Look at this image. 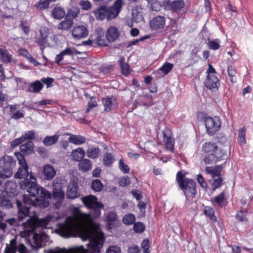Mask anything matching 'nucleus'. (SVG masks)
<instances>
[{
  "label": "nucleus",
  "mask_w": 253,
  "mask_h": 253,
  "mask_svg": "<svg viewBox=\"0 0 253 253\" xmlns=\"http://www.w3.org/2000/svg\"><path fill=\"white\" fill-rule=\"evenodd\" d=\"M73 24V19L67 18L62 21L58 25L57 28L61 30H68L71 28Z\"/></svg>",
  "instance_id": "obj_28"
},
{
  "label": "nucleus",
  "mask_w": 253,
  "mask_h": 253,
  "mask_svg": "<svg viewBox=\"0 0 253 253\" xmlns=\"http://www.w3.org/2000/svg\"><path fill=\"white\" fill-rule=\"evenodd\" d=\"M59 135L57 134L53 135V136H46L42 142L45 146H49L55 144L58 141Z\"/></svg>",
  "instance_id": "obj_32"
},
{
  "label": "nucleus",
  "mask_w": 253,
  "mask_h": 253,
  "mask_svg": "<svg viewBox=\"0 0 253 253\" xmlns=\"http://www.w3.org/2000/svg\"><path fill=\"white\" fill-rule=\"evenodd\" d=\"M80 12L79 8L77 7H72L67 11L66 17L70 19H74L77 17Z\"/></svg>",
  "instance_id": "obj_38"
},
{
  "label": "nucleus",
  "mask_w": 253,
  "mask_h": 253,
  "mask_svg": "<svg viewBox=\"0 0 253 253\" xmlns=\"http://www.w3.org/2000/svg\"><path fill=\"white\" fill-rule=\"evenodd\" d=\"M95 97L94 96L90 97V100L88 103V106L86 109V113H88L92 108L97 106Z\"/></svg>",
  "instance_id": "obj_51"
},
{
  "label": "nucleus",
  "mask_w": 253,
  "mask_h": 253,
  "mask_svg": "<svg viewBox=\"0 0 253 253\" xmlns=\"http://www.w3.org/2000/svg\"><path fill=\"white\" fill-rule=\"evenodd\" d=\"M91 187L95 192H100L103 190L104 186L100 180L96 179L92 181Z\"/></svg>",
  "instance_id": "obj_41"
},
{
  "label": "nucleus",
  "mask_w": 253,
  "mask_h": 253,
  "mask_svg": "<svg viewBox=\"0 0 253 253\" xmlns=\"http://www.w3.org/2000/svg\"><path fill=\"white\" fill-rule=\"evenodd\" d=\"M238 142L240 145H243L246 144L247 141L246 139L247 129L245 126L238 130Z\"/></svg>",
  "instance_id": "obj_29"
},
{
  "label": "nucleus",
  "mask_w": 253,
  "mask_h": 253,
  "mask_svg": "<svg viewBox=\"0 0 253 253\" xmlns=\"http://www.w3.org/2000/svg\"><path fill=\"white\" fill-rule=\"evenodd\" d=\"M52 194L53 198L55 200H63L65 196L64 192L63 190L59 191H52Z\"/></svg>",
  "instance_id": "obj_57"
},
{
  "label": "nucleus",
  "mask_w": 253,
  "mask_h": 253,
  "mask_svg": "<svg viewBox=\"0 0 253 253\" xmlns=\"http://www.w3.org/2000/svg\"><path fill=\"white\" fill-rule=\"evenodd\" d=\"M88 31L87 28L84 25H78L73 27L72 30L73 38L79 40L84 39L88 36Z\"/></svg>",
  "instance_id": "obj_14"
},
{
  "label": "nucleus",
  "mask_w": 253,
  "mask_h": 253,
  "mask_svg": "<svg viewBox=\"0 0 253 253\" xmlns=\"http://www.w3.org/2000/svg\"><path fill=\"white\" fill-rule=\"evenodd\" d=\"M43 87V84L40 81L37 80L29 85L28 90L32 93H39L42 89Z\"/></svg>",
  "instance_id": "obj_25"
},
{
  "label": "nucleus",
  "mask_w": 253,
  "mask_h": 253,
  "mask_svg": "<svg viewBox=\"0 0 253 253\" xmlns=\"http://www.w3.org/2000/svg\"><path fill=\"white\" fill-rule=\"evenodd\" d=\"M204 213L213 222L217 221V218L215 216L214 211L212 208L209 206L205 207Z\"/></svg>",
  "instance_id": "obj_35"
},
{
  "label": "nucleus",
  "mask_w": 253,
  "mask_h": 253,
  "mask_svg": "<svg viewBox=\"0 0 253 253\" xmlns=\"http://www.w3.org/2000/svg\"><path fill=\"white\" fill-rule=\"evenodd\" d=\"M21 136L24 142L26 140H29L31 141V140H33L35 139L36 133L34 130H29L26 131Z\"/></svg>",
  "instance_id": "obj_44"
},
{
  "label": "nucleus",
  "mask_w": 253,
  "mask_h": 253,
  "mask_svg": "<svg viewBox=\"0 0 253 253\" xmlns=\"http://www.w3.org/2000/svg\"><path fill=\"white\" fill-rule=\"evenodd\" d=\"M171 135V132L169 129H166L163 131V142L166 149L171 152H173L175 143Z\"/></svg>",
  "instance_id": "obj_15"
},
{
  "label": "nucleus",
  "mask_w": 253,
  "mask_h": 253,
  "mask_svg": "<svg viewBox=\"0 0 253 253\" xmlns=\"http://www.w3.org/2000/svg\"><path fill=\"white\" fill-rule=\"evenodd\" d=\"M21 159L18 158V160L19 161V164L20 165V167L18 169V171L15 173V177L16 178L22 179L24 178L26 179L28 177L29 175L28 169V166L23 157V156L21 155Z\"/></svg>",
  "instance_id": "obj_12"
},
{
  "label": "nucleus",
  "mask_w": 253,
  "mask_h": 253,
  "mask_svg": "<svg viewBox=\"0 0 253 253\" xmlns=\"http://www.w3.org/2000/svg\"><path fill=\"white\" fill-rule=\"evenodd\" d=\"M85 156V152L82 148L79 147L75 150H73L72 152V156L73 159L77 162H80Z\"/></svg>",
  "instance_id": "obj_27"
},
{
  "label": "nucleus",
  "mask_w": 253,
  "mask_h": 253,
  "mask_svg": "<svg viewBox=\"0 0 253 253\" xmlns=\"http://www.w3.org/2000/svg\"><path fill=\"white\" fill-rule=\"evenodd\" d=\"M235 217L236 219L240 221H247L248 219L246 217L245 214L243 211H238L237 212Z\"/></svg>",
  "instance_id": "obj_60"
},
{
  "label": "nucleus",
  "mask_w": 253,
  "mask_h": 253,
  "mask_svg": "<svg viewBox=\"0 0 253 253\" xmlns=\"http://www.w3.org/2000/svg\"><path fill=\"white\" fill-rule=\"evenodd\" d=\"M50 218L49 216H46L43 218H39L38 217H31L27 220L26 222L22 223L25 228L29 227V230H34L35 228L38 227H45L50 221Z\"/></svg>",
  "instance_id": "obj_10"
},
{
  "label": "nucleus",
  "mask_w": 253,
  "mask_h": 253,
  "mask_svg": "<svg viewBox=\"0 0 253 253\" xmlns=\"http://www.w3.org/2000/svg\"><path fill=\"white\" fill-rule=\"evenodd\" d=\"M41 82L46 84V87L48 88L52 85V84L54 82V79L50 77L42 78L41 79Z\"/></svg>",
  "instance_id": "obj_62"
},
{
  "label": "nucleus",
  "mask_w": 253,
  "mask_h": 253,
  "mask_svg": "<svg viewBox=\"0 0 253 253\" xmlns=\"http://www.w3.org/2000/svg\"><path fill=\"white\" fill-rule=\"evenodd\" d=\"M123 4V0H116L111 6L104 4L97 7L93 10V14L97 20L110 21L119 15Z\"/></svg>",
  "instance_id": "obj_3"
},
{
  "label": "nucleus",
  "mask_w": 253,
  "mask_h": 253,
  "mask_svg": "<svg viewBox=\"0 0 253 253\" xmlns=\"http://www.w3.org/2000/svg\"><path fill=\"white\" fill-rule=\"evenodd\" d=\"M202 150L205 154L203 161L206 164L215 163L225 159L226 152L218 148L216 143L213 142L204 143Z\"/></svg>",
  "instance_id": "obj_4"
},
{
  "label": "nucleus",
  "mask_w": 253,
  "mask_h": 253,
  "mask_svg": "<svg viewBox=\"0 0 253 253\" xmlns=\"http://www.w3.org/2000/svg\"><path fill=\"white\" fill-rule=\"evenodd\" d=\"M117 219V214L115 212H109L106 217L107 222L109 226L113 224Z\"/></svg>",
  "instance_id": "obj_52"
},
{
  "label": "nucleus",
  "mask_w": 253,
  "mask_h": 253,
  "mask_svg": "<svg viewBox=\"0 0 253 253\" xmlns=\"http://www.w3.org/2000/svg\"><path fill=\"white\" fill-rule=\"evenodd\" d=\"M16 186L12 181H7L5 184V190L7 193H14L16 191Z\"/></svg>",
  "instance_id": "obj_50"
},
{
  "label": "nucleus",
  "mask_w": 253,
  "mask_h": 253,
  "mask_svg": "<svg viewBox=\"0 0 253 253\" xmlns=\"http://www.w3.org/2000/svg\"><path fill=\"white\" fill-rule=\"evenodd\" d=\"M19 185L21 189L27 190L29 196L35 197L38 195L35 200H32L28 195L24 194L23 201L25 204H30L41 208H45L49 206L48 199L51 198L50 193L37 184L36 178L31 173L29 178L21 181Z\"/></svg>",
  "instance_id": "obj_2"
},
{
  "label": "nucleus",
  "mask_w": 253,
  "mask_h": 253,
  "mask_svg": "<svg viewBox=\"0 0 253 253\" xmlns=\"http://www.w3.org/2000/svg\"><path fill=\"white\" fill-rule=\"evenodd\" d=\"M78 250L75 249L67 250L66 249H60L59 250H52L50 253H77Z\"/></svg>",
  "instance_id": "obj_64"
},
{
  "label": "nucleus",
  "mask_w": 253,
  "mask_h": 253,
  "mask_svg": "<svg viewBox=\"0 0 253 253\" xmlns=\"http://www.w3.org/2000/svg\"><path fill=\"white\" fill-rule=\"evenodd\" d=\"M208 45L210 49L217 50L220 47L219 41L218 39L210 41L208 43Z\"/></svg>",
  "instance_id": "obj_53"
},
{
  "label": "nucleus",
  "mask_w": 253,
  "mask_h": 253,
  "mask_svg": "<svg viewBox=\"0 0 253 253\" xmlns=\"http://www.w3.org/2000/svg\"><path fill=\"white\" fill-rule=\"evenodd\" d=\"M118 29L115 26L109 27L106 33V38L110 42H114L119 37Z\"/></svg>",
  "instance_id": "obj_17"
},
{
  "label": "nucleus",
  "mask_w": 253,
  "mask_h": 253,
  "mask_svg": "<svg viewBox=\"0 0 253 253\" xmlns=\"http://www.w3.org/2000/svg\"><path fill=\"white\" fill-rule=\"evenodd\" d=\"M173 67V65L170 63L166 62L162 67L159 68V70L162 71L164 74L167 75L170 72Z\"/></svg>",
  "instance_id": "obj_47"
},
{
  "label": "nucleus",
  "mask_w": 253,
  "mask_h": 253,
  "mask_svg": "<svg viewBox=\"0 0 253 253\" xmlns=\"http://www.w3.org/2000/svg\"><path fill=\"white\" fill-rule=\"evenodd\" d=\"M102 104L104 107V111L106 112H110L118 107L117 99L113 96H106L103 98Z\"/></svg>",
  "instance_id": "obj_13"
},
{
  "label": "nucleus",
  "mask_w": 253,
  "mask_h": 253,
  "mask_svg": "<svg viewBox=\"0 0 253 253\" xmlns=\"http://www.w3.org/2000/svg\"><path fill=\"white\" fill-rule=\"evenodd\" d=\"M43 174L44 178L50 180L53 178L56 174V171L54 167L50 165H45L43 167Z\"/></svg>",
  "instance_id": "obj_21"
},
{
  "label": "nucleus",
  "mask_w": 253,
  "mask_h": 253,
  "mask_svg": "<svg viewBox=\"0 0 253 253\" xmlns=\"http://www.w3.org/2000/svg\"><path fill=\"white\" fill-rule=\"evenodd\" d=\"M101 155V150L98 147H91L86 151L87 156L92 159L98 158Z\"/></svg>",
  "instance_id": "obj_30"
},
{
  "label": "nucleus",
  "mask_w": 253,
  "mask_h": 253,
  "mask_svg": "<svg viewBox=\"0 0 253 253\" xmlns=\"http://www.w3.org/2000/svg\"><path fill=\"white\" fill-rule=\"evenodd\" d=\"M0 60L4 63H10L12 60L11 55L7 50L0 48Z\"/></svg>",
  "instance_id": "obj_33"
},
{
  "label": "nucleus",
  "mask_w": 253,
  "mask_h": 253,
  "mask_svg": "<svg viewBox=\"0 0 253 253\" xmlns=\"http://www.w3.org/2000/svg\"><path fill=\"white\" fill-rule=\"evenodd\" d=\"M227 72L230 81L232 83H236L237 78L236 75L237 74V70L232 65H228L227 67Z\"/></svg>",
  "instance_id": "obj_36"
},
{
  "label": "nucleus",
  "mask_w": 253,
  "mask_h": 253,
  "mask_svg": "<svg viewBox=\"0 0 253 253\" xmlns=\"http://www.w3.org/2000/svg\"><path fill=\"white\" fill-rule=\"evenodd\" d=\"M52 17L56 19H61L65 16V11L61 7H55L52 10Z\"/></svg>",
  "instance_id": "obj_31"
},
{
  "label": "nucleus",
  "mask_w": 253,
  "mask_h": 253,
  "mask_svg": "<svg viewBox=\"0 0 253 253\" xmlns=\"http://www.w3.org/2000/svg\"><path fill=\"white\" fill-rule=\"evenodd\" d=\"M118 63L121 70V73L125 76H127L130 74L129 66L125 62V58L122 56L118 60Z\"/></svg>",
  "instance_id": "obj_23"
},
{
  "label": "nucleus",
  "mask_w": 253,
  "mask_h": 253,
  "mask_svg": "<svg viewBox=\"0 0 253 253\" xmlns=\"http://www.w3.org/2000/svg\"><path fill=\"white\" fill-rule=\"evenodd\" d=\"M78 250L75 249L67 250L66 249H60L59 250H52L50 253H77Z\"/></svg>",
  "instance_id": "obj_63"
},
{
  "label": "nucleus",
  "mask_w": 253,
  "mask_h": 253,
  "mask_svg": "<svg viewBox=\"0 0 253 253\" xmlns=\"http://www.w3.org/2000/svg\"><path fill=\"white\" fill-rule=\"evenodd\" d=\"M103 36L99 35L95 36L94 39V43L98 45H106L105 40L102 38Z\"/></svg>",
  "instance_id": "obj_56"
},
{
  "label": "nucleus",
  "mask_w": 253,
  "mask_h": 253,
  "mask_svg": "<svg viewBox=\"0 0 253 253\" xmlns=\"http://www.w3.org/2000/svg\"><path fill=\"white\" fill-rule=\"evenodd\" d=\"M212 202L216 203L220 208L226 207L228 203L224 191H222L217 196H215L212 201Z\"/></svg>",
  "instance_id": "obj_19"
},
{
  "label": "nucleus",
  "mask_w": 253,
  "mask_h": 253,
  "mask_svg": "<svg viewBox=\"0 0 253 253\" xmlns=\"http://www.w3.org/2000/svg\"><path fill=\"white\" fill-rule=\"evenodd\" d=\"M79 5L81 8L84 10H88L92 7V4L88 0H82L80 2Z\"/></svg>",
  "instance_id": "obj_59"
},
{
  "label": "nucleus",
  "mask_w": 253,
  "mask_h": 253,
  "mask_svg": "<svg viewBox=\"0 0 253 253\" xmlns=\"http://www.w3.org/2000/svg\"><path fill=\"white\" fill-rule=\"evenodd\" d=\"M206 74V78L204 82V85L211 90H218L220 86V81L217 76L216 71L211 64L208 65Z\"/></svg>",
  "instance_id": "obj_7"
},
{
  "label": "nucleus",
  "mask_w": 253,
  "mask_h": 253,
  "mask_svg": "<svg viewBox=\"0 0 253 253\" xmlns=\"http://www.w3.org/2000/svg\"><path fill=\"white\" fill-rule=\"evenodd\" d=\"M141 248L143 250V253H150V244L148 239H144L141 243Z\"/></svg>",
  "instance_id": "obj_54"
},
{
  "label": "nucleus",
  "mask_w": 253,
  "mask_h": 253,
  "mask_svg": "<svg viewBox=\"0 0 253 253\" xmlns=\"http://www.w3.org/2000/svg\"><path fill=\"white\" fill-rule=\"evenodd\" d=\"M56 0H40L35 4V6L40 9H45L48 7L49 4L51 2Z\"/></svg>",
  "instance_id": "obj_42"
},
{
  "label": "nucleus",
  "mask_w": 253,
  "mask_h": 253,
  "mask_svg": "<svg viewBox=\"0 0 253 253\" xmlns=\"http://www.w3.org/2000/svg\"><path fill=\"white\" fill-rule=\"evenodd\" d=\"M79 162L78 167L80 171L84 172L88 171L91 169L92 162L89 159H84Z\"/></svg>",
  "instance_id": "obj_22"
},
{
  "label": "nucleus",
  "mask_w": 253,
  "mask_h": 253,
  "mask_svg": "<svg viewBox=\"0 0 253 253\" xmlns=\"http://www.w3.org/2000/svg\"><path fill=\"white\" fill-rule=\"evenodd\" d=\"M205 170L207 173L211 174L212 179L221 176V171L219 166H216L215 167H206Z\"/></svg>",
  "instance_id": "obj_24"
},
{
  "label": "nucleus",
  "mask_w": 253,
  "mask_h": 253,
  "mask_svg": "<svg viewBox=\"0 0 253 253\" xmlns=\"http://www.w3.org/2000/svg\"><path fill=\"white\" fill-rule=\"evenodd\" d=\"M0 207L5 209H10L12 207L11 201L4 197H0Z\"/></svg>",
  "instance_id": "obj_49"
},
{
  "label": "nucleus",
  "mask_w": 253,
  "mask_h": 253,
  "mask_svg": "<svg viewBox=\"0 0 253 253\" xmlns=\"http://www.w3.org/2000/svg\"><path fill=\"white\" fill-rule=\"evenodd\" d=\"M16 204L18 208L17 219L19 221H22L27 217L30 216V204H25L23 202L22 203L19 200H16Z\"/></svg>",
  "instance_id": "obj_11"
},
{
  "label": "nucleus",
  "mask_w": 253,
  "mask_h": 253,
  "mask_svg": "<svg viewBox=\"0 0 253 253\" xmlns=\"http://www.w3.org/2000/svg\"><path fill=\"white\" fill-rule=\"evenodd\" d=\"M85 137L80 135H73L68 138V141L75 145H81L86 142Z\"/></svg>",
  "instance_id": "obj_26"
},
{
  "label": "nucleus",
  "mask_w": 253,
  "mask_h": 253,
  "mask_svg": "<svg viewBox=\"0 0 253 253\" xmlns=\"http://www.w3.org/2000/svg\"><path fill=\"white\" fill-rule=\"evenodd\" d=\"M16 164L11 156L5 155L0 161V167L1 169V173L5 177H10L13 173V169Z\"/></svg>",
  "instance_id": "obj_9"
},
{
  "label": "nucleus",
  "mask_w": 253,
  "mask_h": 253,
  "mask_svg": "<svg viewBox=\"0 0 253 253\" xmlns=\"http://www.w3.org/2000/svg\"><path fill=\"white\" fill-rule=\"evenodd\" d=\"M213 182L211 183L212 189L214 191L216 189L220 188L223 184V178L222 177L213 178Z\"/></svg>",
  "instance_id": "obj_46"
},
{
  "label": "nucleus",
  "mask_w": 253,
  "mask_h": 253,
  "mask_svg": "<svg viewBox=\"0 0 253 253\" xmlns=\"http://www.w3.org/2000/svg\"><path fill=\"white\" fill-rule=\"evenodd\" d=\"M34 144L33 142L29 141L20 146V151L22 153L20 154V159H21V155L31 154L34 152Z\"/></svg>",
  "instance_id": "obj_20"
},
{
  "label": "nucleus",
  "mask_w": 253,
  "mask_h": 253,
  "mask_svg": "<svg viewBox=\"0 0 253 253\" xmlns=\"http://www.w3.org/2000/svg\"><path fill=\"white\" fill-rule=\"evenodd\" d=\"M176 181L179 187L182 190L186 198H194L196 194V184L193 179L186 178L185 173L182 170L178 171L176 175Z\"/></svg>",
  "instance_id": "obj_5"
},
{
  "label": "nucleus",
  "mask_w": 253,
  "mask_h": 253,
  "mask_svg": "<svg viewBox=\"0 0 253 253\" xmlns=\"http://www.w3.org/2000/svg\"><path fill=\"white\" fill-rule=\"evenodd\" d=\"M118 167L120 170L124 173H128L129 172L130 169L128 165L125 164L123 159H121L119 161Z\"/></svg>",
  "instance_id": "obj_48"
},
{
  "label": "nucleus",
  "mask_w": 253,
  "mask_h": 253,
  "mask_svg": "<svg viewBox=\"0 0 253 253\" xmlns=\"http://www.w3.org/2000/svg\"><path fill=\"white\" fill-rule=\"evenodd\" d=\"M114 157L111 153H106L103 157V163L104 166L110 167L114 161Z\"/></svg>",
  "instance_id": "obj_39"
},
{
  "label": "nucleus",
  "mask_w": 253,
  "mask_h": 253,
  "mask_svg": "<svg viewBox=\"0 0 253 253\" xmlns=\"http://www.w3.org/2000/svg\"><path fill=\"white\" fill-rule=\"evenodd\" d=\"M166 23V19L164 16H157L152 19L149 25L152 30H158L163 29Z\"/></svg>",
  "instance_id": "obj_16"
},
{
  "label": "nucleus",
  "mask_w": 253,
  "mask_h": 253,
  "mask_svg": "<svg viewBox=\"0 0 253 253\" xmlns=\"http://www.w3.org/2000/svg\"><path fill=\"white\" fill-rule=\"evenodd\" d=\"M47 35H44L43 33H41V35L37 41V43L40 46V49L42 52L43 51L45 48V44L47 42Z\"/></svg>",
  "instance_id": "obj_43"
},
{
  "label": "nucleus",
  "mask_w": 253,
  "mask_h": 253,
  "mask_svg": "<svg viewBox=\"0 0 253 253\" xmlns=\"http://www.w3.org/2000/svg\"><path fill=\"white\" fill-rule=\"evenodd\" d=\"M79 186L77 182H74L69 184L66 193L67 197L69 199H75L80 196L78 192Z\"/></svg>",
  "instance_id": "obj_18"
},
{
  "label": "nucleus",
  "mask_w": 253,
  "mask_h": 253,
  "mask_svg": "<svg viewBox=\"0 0 253 253\" xmlns=\"http://www.w3.org/2000/svg\"><path fill=\"white\" fill-rule=\"evenodd\" d=\"M135 219L133 214L128 213L123 216L122 221L126 225H132L135 223Z\"/></svg>",
  "instance_id": "obj_40"
},
{
  "label": "nucleus",
  "mask_w": 253,
  "mask_h": 253,
  "mask_svg": "<svg viewBox=\"0 0 253 253\" xmlns=\"http://www.w3.org/2000/svg\"><path fill=\"white\" fill-rule=\"evenodd\" d=\"M19 27L21 28L23 32L26 35H28L30 30V26L28 25L27 21L21 20L19 25Z\"/></svg>",
  "instance_id": "obj_55"
},
{
  "label": "nucleus",
  "mask_w": 253,
  "mask_h": 253,
  "mask_svg": "<svg viewBox=\"0 0 253 253\" xmlns=\"http://www.w3.org/2000/svg\"><path fill=\"white\" fill-rule=\"evenodd\" d=\"M119 185L122 187L126 186L130 184V178L129 177L123 176L121 177L119 181Z\"/></svg>",
  "instance_id": "obj_58"
},
{
  "label": "nucleus",
  "mask_w": 253,
  "mask_h": 253,
  "mask_svg": "<svg viewBox=\"0 0 253 253\" xmlns=\"http://www.w3.org/2000/svg\"><path fill=\"white\" fill-rule=\"evenodd\" d=\"M56 232L66 238L79 236L84 241L89 240L88 247L93 253L100 252L105 241L104 233L98 228H84L79 221L70 217L59 225Z\"/></svg>",
  "instance_id": "obj_1"
},
{
  "label": "nucleus",
  "mask_w": 253,
  "mask_h": 253,
  "mask_svg": "<svg viewBox=\"0 0 253 253\" xmlns=\"http://www.w3.org/2000/svg\"><path fill=\"white\" fill-rule=\"evenodd\" d=\"M17 242L15 238L10 241V244H6L5 249V253H16L17 251Z\"/></svg>",
  "instance_id": "obj_37"
},
{
  "label": "nucleus",
  "mask_w": 253,
  "mask_h": 253,
  "mask_svg": "<svg viewBox=\"0 0 253 253\" xmlns=\"http://www.w3.org/2000/svg\"><path fill=\"white\" fill-rule=\"evenodd\" d=\"M82 201L84 206L93 211V216L98 218L100 216L101 210L104 208V205L97 201L96 196L90 195L82 198Z\"/></svg>",
  "instance_id": "obj_6"
},
{
  "label": "nucleus",
  "mask_w": 253,
  "mask_h": 253,
  "mask_svg": "<svg viewBox=\"0 0 253 253\" xmlns=\"http://www.w3.org/2000/svg\"><path fill=\"white\" fill-rule=\"evenodd\" d=\"M24 142L22 136L15 138L10 142V145L11 148H15Z\"/></svg>",
  "instance_id": "obj_61"
},
{
  "label": "nucleus",
  "mask_w": 253,
  "mask_h": 253,
  "mask_svg": "<svg viewBox=\"0 0 253 253\" xmlns=\"http://www.w3.org/2000/svg\"><path fill=\"white\" fill-rule=\"evenodd\" d=\"M145 225L141 222H136L133 224V229L135 233H142L145 231Z\"/></svg>",
  "instance_id": "obj_45"
},
{
  "label": "nucleus",
  "mask_w": 253,
  "mask_h": 253,
  "mask_svg": "<svg viewBox=\"0 0 253 253\" xmlns=\"http://www.w3.org/2000/svg\"><path fill=\"white\" fill-rule=\"evenodd\" d=\"M204 121L207 131L210 135H214L221 127V122L218 116H206L204 117Z\"/></svg>",
  "instance_id": "obj_8"
},
{
  "label": "nucleus",
  "mask_w": 253,
  "mask_h": 253,
  "mask_svg": "<svg viewBox=\"0 0 253 253\" xmlns=\"http://www.w3.org/2000/svg\"><path fill=\"white\" fill-rule=\"evenodd\" d=\"M184 6L185 3L183 0H176L171 3L172 11L176 13L179 12Z\"/></svg>",
  "instance_id": "obj_34"
}]
</instances>
